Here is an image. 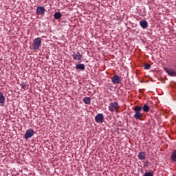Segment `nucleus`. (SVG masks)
I'll list each match as a JSON object with an SVG mask.
<instances>
[{"instance_id": "f257e3e1", "label": "nucleus", "mask_w": 176, "mask_h": 176, "mask_svg": "<svg viewBox=\"0 0 176 176\" xmlns=\"http://www.w3.org/2000/svg\"><path fill=\"white\" fill-rule=\"evenodd\" d=\"M133 111H135V114L133 115V118L136 120L142 121V117L144 114L141 113L142 111V106L137 105L133 108Z\"/></svg>"}, {"instance_id": "f03ea898", "label": "nucleus", "mask_w": 176, "mask_h": 176, "mask_svg": "<svg viewBox=\"0 0 176 176\" xmlns=\"http://www.w3.org/2000/svg\"><path fill=\"white\" fill-rule=\"evenodd\" d=\"M119 104L117 102H110L109 106V110L110 112H118L119 110Z\"/></svg>"}, {"instance_id": "7ed1b4c3", "label": "nucleus", "mask_w": 176, "mask_h": 176, "mask_svg": "<svg viewBox=\"0 0 176 176\" xmlns=\"http://www.w3.org/2000/svg\"><path fill=\"white\" fill-rule=\"evenodd\" d=\"M42 44L41 39V38H35L34 40L33 41V50H39Z\"/></svg>"}, {"instance_id": "20e7f679", "label": "nucleus", "mask_w": 176, "mask_h": 176, "mask_svg": "<svg viewBox=\"0 0 176 176\" xmlns=\"http://www.w3.org/2000/svg\"><path fill=\"white\" fill-rule=\"evenodd\" d=\"M34 135V131L33 129H28L24 135V138L25 140H29L30 138L33 137Z\"/></svg>"}, {"instance_id": "39448f33", "label": "nucleus", "mask_w": 176, "mask_h": 176, "mask_svg": "<svg viewBox=\"0 0 176 176\" xmlns=\"http://www.w3.org/2000/svg\"><path fill=\"white\" fill-rule=\"evenodd\" d=\"M104 120V116L103 113H98L95 116V121L96 123H103Z\"/></svg>"}, {"instance_id": "423d86ee", "label": "nucleus", "mask_w": 176, "mask_h": 176, "mask_svg": "<svg viewBox=\"0 0 176 176\" xmlns=\"http://www.w3.org/2000/svg\"><path fill=\"white\" fill-rule=\"evenodd\" d=\"M45 12L46 9L43 6H38L37 9H36V13L41 16H44Z\"/></svg>"}, {"instance_id": "0eeeda50", "label": "nucleus", "mask_w": 176, "mask_h": 176, "mask_svg": "<svg viewBox=\"0 0 176 176\" xmlns=\"http://www.w3.org/2000/svg\"><path fill=\"white\" fill-rule=\"evenodd\" d=\"M164 70L168 74L169 76L174 77L176 76V72L172 69H168V67L164 68Z\"/></svg>"}, {"instance_id": "6e6552de", "label": "nucleus", "mask_w": 176, "mask_h": 176, "mask_svg": "<svg viewBox=\"0 0 176 176\" xmlns=\"http://www.w3.org/2000/svg\"><path fill=\"white\" fill-rule=\"evenodd\" d=\"M73 59H74L75 60H78L80 61L82 59V55L80 54V52H73L72 55Z\"/></svg>"}, {"instance_id": "1a4fd4ad", "label": "nucleus", "mask_w": 176, "mask_h": 176, "mask_svg": "<svg viewBox=\"0 0 176 176\" xmlns=\"http://www.w3.org/2000/svg\"><path fill=\"white\" fill-rule=\"evenodd\" d=\"M111 81L113 84L118 85L119 83H121V78L118 75H115L112 77Z\"/></svg>"}, {"instance_id": "9d476101", "label": "nucleus", "mask_w": 176, "mask_h": 176, "mask_svg": "<svg viewBox=\"0 0 176 176\" xmlns=\"http://www.w3.org/2000/svg\"><path fill=\"white\" fill-rule=\"evenodd\" d=\"M140 25L142 27L143 30H146L148 28V22L146 20H142L140 21Z\"/></svg>"}, {"instance_id": "9b49d317", "label": "nucleus", "mask_w": 176, "mask_h": 176, "mask_svg": "<svg viewBox=\"0 0 176 176\" xmlns=\"http://www.w3.org/2000/svg\"><path fill=\"white\" fill-rule=\"evenodd\" d=\"M170 161L173 163L176 162V150H174L170 155Z\"/></svg>"}, {"instance_id": "f8f14e48", "label": "nucleus", "mask_w": 176, "mask_h": 176, "mask_svg": "<svg viewBox=\"0 0 176 176\" xmlns=\"http://www.w3.org/2000/svg\"><path fill=\"white\" fill-rule=\"evenodd\" d=\"M138 158L140 160H144L146 158V153L144 151L139 153Z\"/></svg>"}, {"instance_id": "ddd939ff", "label": "nucleus", "mask_w": 176, "mask_h": 176, "mask_svg": "<svg viewBox=\"0 0 176 176\" xmlns=\"http://www.w3.org/2000/svg\"><path fill=\"white\" fill-rule=\"evenodd\" d=\"M63 16V14L60 12H56L54 14V17L56 20L60 19Z\"/></svg>"}, {"instance_id": "4468645a", "label": "nucleus", "mask_w": 176, "mask_h": 176, "mask_svg": "<svg viewBox=\"0 0 176 176\" xmlns=\"http://www.w3.org/2000/svg\"><path fill=\"white\" fill-rule=\"evenodd\" d=\"M6 102V97L3 96V94L2 92H0V104H4Z\"/></svg>"}, {"instance_id": "2eb2a0df", "label": "nucleus", "mask_w": 176, "mask_h": 176, "mask_svg": "<svg viewBox=\"0 0 176 176\" xmlns=\"http://www.w3.org/2000/svg\"><path fill=\"white\" fill-rule=\"evenodd\" d=\"M76 69H80L81 71H85V67L84 64H78L76 65Z\"/></svg>"}, {"instance_id": "dca6fc26", "label": "nucleus", "mask_w": 176, "mask_h": 176, "mask_svg": "<svg viewBox=\"0 0 176 176\" xmlns=\"http://www.w3.org/2000/svg\"><path fill=\"white\" fill-rule=\"evenodd\" d=\"M82 102H84L85 104H91V98L90 97H85L84 98H82Z\"/></svg>"}, {"instance_id": "f3484780", "label": "nucleus", "mask_w": 176, "mask_h": 176, "mask_svg": "<svg viewBox=\"0 0 176 176\" xmlns=\"http://www.w3.org/2000/svg\"><path fill=\"white\" fill-rule=\"evenodd\" d=\"M149 107L147 104L143 105V107H142V110L144 112H148L149 111Z\"/></svg>"}, {"instance_id": "a211bd4d", "label": "nucleus", "mask_w": 176, "mask_h": 176, "mask_svg": "<svg viewBox=\"0 0 176 176\" xmlns=\"http://www.w3.org/2000/svg\"><path fill=\"white\" fill-rule=\"evenodd\" d=\"M143 176H154V172H146Z\"/></svg>"}, {"instance_id": "6ab92c4d", "label": "nucleus", "mask_w": 176, "mask_h": 176, "mask_svg": "<svg viewBox=\"0 0 176 176\" xmlns=\"http://www.w3.org/2000/svg\"><path fill=\"white\" fill-rule=\"evenodd\" d=\"M21 89H23L25 90H26L28 89V87L26 85V83L25 82H22L21 84Z\"/></svg>"}, {"instance_id": "aec40b11", "label": "nucleus", "mask_w": 176, "mask_h": 176, "mask_svg": "<svg viewBox=\"0 0 176 176\" xmlns=\"http://www.w3.org/2000/svg\"><path fill=\"white\" fill-rule=\"evenodd\" d=\"M145 69H151V65L149 64H145L144 65Z\"/></svg>"}]
</instances>
